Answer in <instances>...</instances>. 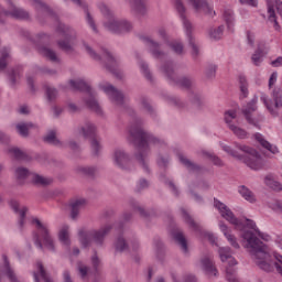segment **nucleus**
Instances as JSON below:
<instances>
[{"mask_svg":"<svg viewBox=\"0 0 282 282\" xmlns=\"http://www.w3.org/2000/svg\"><path fill=\"white\" fill-rule=\"evenodd\" d=\"M19 78H21V70L19 68L11 69L9 74L11 85H17V83H19Z\"/></svg>","mask_w":282,"mask_h":282,"instance_id":"603ef678","label":"nucleus"},{"mask_svg":"<svg viewBox=\"0 0 282 282\" xmlns=\"http://www.w3.org/2000/svg\"><path fill=\"white\" fill-rule=\"evenodd\" d=\"M141 41L144 43L145 47H148L153 58H156L158 61L166 58V52L162 51V45L160 42L153 40L151 36H141Z\"/></svg>","mask_w":282,"mask_h":282,"instance_id":"4468645a","label":"nucleus"},{"mask_svg":"<svg viewBox=\"0 0 282 282\" xmlns=\"http://www.w3.org/2000/svg\"><path fill=\"white\" fill-rule=\"evenodd\" d=\"M30 175H32V173L30 172V170H28L25 167H18L15 170V177L20 182L23 180H28V177H30Z\"/></svg>","mask_w":282,"mask_h":282,"instance_id":"49530a36","label":"nucleus"},{"mask_svg":"<svg viewBox=\"0 0 282 282\" xmlns=\"http://www.w3.org/2000/svg\"><path fill=\"white\" fill-rule=\"evenodd\" d=\"M161 72L164 76L173 83V85H177V87H182L183 89H193L195 87V79L191 76H182L177 77L175 74V66L173 62H167L161 66Z\"/></svg>","mask_w":282,"mask_h":282,"instance_id":"423d86ee","label":"nucleus"},{"mask_svg":"<svg viewBox=\"0 0 282 282\" xmlns=\"http://www.w3.org/2000/svg\"><path fill=\"white\" fill-rule=\"evenodd\" d=\"M32 182L37 186H50V184H52V178H47L39 174H33Z\"/></svg>","mask_w":282,"mask_h":282,"instance_id":"a19ab883","label":"nucleus"},{"mask_svg":"<svg viewBox=\"0 0 282 282\" xmlns=\"http://www.w3.org/2000/svg\"><path fill=\"white\" fill-rule=\"evenodd\" d=\"M31 224L35 226V228L39 230L43 241L44 246H46L47 250H51V252H54V240L52 239V236H50V229H47V225L43 224L41 219L33 218L31 220Z\"/></svg>","mask_w":282,"mask_h":282,"instance_id":"ddd939ff","label":"nucleus"},{"mask_svg":"<svg viewBox=\"0 0 282 282\" xmlns=\"http://www.w3.org/2000/svg\"><path fill=\"white\" fill-rule=\"evenodd\" d=\"M171 105H174V107H177V109H186L187 105L177 97H170Z\"/></svg>","mask_w":282,"mask_h":282,"instance_id":"680f3d73","label":"nucleus"},{"mask_svg":"<svg viewBox=\"0 0 282 282\" xmlns=\"http://www.w3.org/2000/svg\"><path fill=\"white\" fill-rule=\"evenodd\" d=\"M175 9L182 19L189 46L192 47V56L193 58H197L199 56V46H197V43H195V37H193V23H191L186 18V7H184L182 0H175Z\"/></svg>","mask_w":282,"mask_h":282,"instance_id":"0eeeda50","label":"nucleus"},{"mask_svg":"<svg viewBox=\"0 0 282 282\" xmlns=\"http://www.w3.org/2000/svg\"><path fill=\"white\" fill-rule=\"evenodd\" d=\"M85 12H86L87 23L90 25L94 32H98V28H96V22H94V18L91 17V13H89V10L86 9Z\"/></svg>","mask_w":282,"mask_h":282,"instance_id":"e2e57ef3","label":"nucleus"},{"mask_svg":"<svg viewBox=\"0 0 282 282\" xmlns=\"http://www.w3.org/2000/svg\"><path fill=\"white\" fill-rule=\"evenodd\" d=\"M224 120L236 138H239V140H246L248 132L239 127L241 124V119L237 116V110H226L224 113Z\"/></svg>","mask_w":282,"mask_h":282,"instance_id":"1a4fd4ad","label":"nucleus"},{"mask_svg":"<svg viewBox=\"0 0 282 282\" xmlns=\"http://www.w3.org/2000/svg\"><path fill=\"white\" fill-rule=\"evenodd\" d=\"M10 206H11L12 210H14V213H17V215H20L18 225H19L20 230H23V227L25 226V215H28V207H25V206L21 207V205L17 200H11Z\"/></svg>","mask_w":282,"mask_h":282,"instance_id":"aec40b11","label":"nucleus"},{"mask_svg":"<svg viewBox=\"0 0 282 282\" xmlns=\"http://www.w3.org/2000/svg\"><path fill=\"white\" fill-rule=\"evenodd\" d=\"M39 53L45 58H48V61H52V63H58L59 61L58 55H56V52L47 46L40 47Z\"/></svg>","mask_w":282,"mask_h":282,"instance_id":"2f4dec72","label":"nucleus"},{"mask_svg":"<svg viewBox=\"0 0 282 282\" xmlns=\"http://www.w3.org/2000/svg\"><path fill=\"white\" fill-rule=\"evenodd\" d=\"M188 2L195 8L196 12H204L208 17L215 14V11H213V8H210V4L206 0H188Z\"/></svg>","mask_w":282,"mask_h":282,"instance_id":"4be33fe9","label":"nucleus"},{"mask_svg":"<svg viewBox=\"0 0 282 282\" xmlns=\"http://www.w3.org/2000/svg\"><path fill=\"white\" fill-rule=\"evenodd\" d=\"M171 50H173V52L175 54L182 55L184 54V44L180 43V42H173L170 44Z\"/></svg>","mask_w":282,"mask_h":282,"instance_id":"052dcab7","label":"nucleus"},{"mask_svg":"<svg viewBox=\"0 0 282 282\" xmlns=\"http://www.w3.org/2000/svg\"><path fill=\"white\" fill-rule=\"evenodd\" d=\"M85 208V199H76L70 203V219H78L80 210Z\"/></svg>","mask_w":282,"mask_h":282,"instance_id":"c85d7f7f","label":"nucleus"},{"mask_svg":"<svg viewBox=\"0 0 282 282\" xmlns=\"http://www.w3.org/2000/svg\"><path fill=\"white\" fill-rule=\"evenodd\" d=\"M249 167L253 171H259L263 167V160L257 151H249Z\"/></svg>","mask_w":282,"mask_h":282,"instance_id":"b1692460","label":"nucleus"},{"mask_svg":"<svg viewBox=\"0 0 282 282\" xmlns=\"http://www.w3.org/2000/svg\"><path fill=\"white\" fill-rule=\"evenodd\" d=\"M172 237L176 243H178L182 252H184V254H188V242L186 241V236H184V232L176 229L172 232Z\"/></svg>","mask_w":282,"mask_h":282,"instance_id":"5701e85b","label":"nucleus"},{"mask_svg":"<svg viewBox=\"0 0 282 282\" xmlns=\"http://www.w3.org/2000/svg\"><path fill=\"white\" fill-rule=\"evenodd\" d=\"M200 263L206 274H208L209 276H217V268L215 267V263L213 262V259L210 257L202 258Z\"/></svg>","mask_w":282,"mask_h":282,"instance_id":"a878e982","label":"nucleus"},{"mask_svg":"<svg viewBox=\"0 0 282 282\" xmlns=\"http://www.w3.org/2000/svg\"><path fill=\"white\" fill-rule=\"evenodd\" d=\"M219 228L221 232L225 235L227 241H229L230 246H232V248H236L238 250L239 242H237V237L232 235V230H230V228H228V226L224 223H219Z\"/></svg>","mask_w":282,"mask_h":282,"instance_id":"393cba45","label":"nucleus"},{"mask_svg":"<svg viewBox=\"0 0 282 282\" xmlns=\"http://www.w3.org/2000/svg\"><path fill=\"white\" fill-rule=\"evenodd\" d=\"M236 150L238 153H240L241 159H237L239 160V162H242L243 164H248V145L246 144H241V143H235Z\"/></svg>","mask_w":282,"mask_h":282,"instance_id":"4c0bfd02","label":"nucleus"},{"mask_svg":"<svg viewBox=\"0 0 282 282\" xmlns=\"http://www.w3.org/2000/svg\"><path fill=\"white\" fill-rule=\"evenodd\" d=\"M69 85L70 87H73V89H76L78 91H87L88 94V98L86 99L87 107H89V109L95 111V113H97L98 116H102V108H100V104H98V101L96 100V94L91 91V87L89 86V84H87L83 79H77V80H70Z\"/></svg>","mask_w":282,"mask_h":282,"instance_id":"6e6552de","label":"nucleus"},{"mask_svg":"<svg viewBox=\"0 0 282 282\" xmlns=\"http://www.w3.org/2000/svg\"><path fill=\"white\" fill-rule=\"evenodd\" d=\"M177 158H178L181 164H183V166H186L193 173H197V172L202 171V166H199L195 162L191 161L183 153H178Z\"/></svg>","mask_w":282,"mask_h":282,"instance_id":"cd10ccee","label":"nucleus"},{"mask_svg":"<svg viewBox=\"0 0 282 282\" xmlns=\"http://www.w3.org/2000/svg\"><path fill=\"white\" fill-rule=\"evenodd\" d=\"M223 150L228 153L229 155H231L232 158H236V160H240L241 159V153L231 150V148L229 145H224Z\"/></svg>","mask_w":282,"mask_h":282,"instance_id":"0e129e2a","label":"nucleus"},{"mask_svg":"<svg viewBox=\"0 0 282 282\" xmlns=\"http://www.w3.org/2000/svg\"><path fill=\"white\" fill-rule=\"evenodd\" d=\"M130 206L134 210V213H139L140 217H142L143 219H149V212H147V209H144L142 205L138 203V200L130 199Z\"/></svg>","mask_w":282,"mask_h":282,"instance_id":"72a5a7b5","label":"nucleus"},{"mask_svg":"<svg viewBox=\"0 0 282 282\" xmlns=\"http://www.w3.org/2000/svg\"><path fill=\"white\" fill-rule=\"evenodd\" d=\"M218 254L223 262L228 261L232 257V249H230V247H220L218 249Z\"/></svg>","mask_w":282,"mask_h":282,"instance_id":"37998d69","label":"nucleus"},{"mask_svg":"<svg viewBox=\"0 0 282 282\" xmlns=\"http://www.w3.org/2000/svg\"><path fill=\"white\" fill-rule=\"evenodd\" d=\"M96 167L94 166H77L76 167V173H78L79 175H88L89 177H91L93 175H96Z\"/></svg>","mask_w":282,"mask_h":282,"instance_id":"79ce46f5","label":"nucleus"},{"mask_svg":"<svg viewBox=\"0 0 282 282\" xmlns=\"http://www.w3.org/2000/svg\"><path fill=\"white\" fill-rule=\"evenodd\" d=\"M139 105L142 111H145V113H148V116H151V118H155V116H158V113L155 112V108H153L148 97H140Z\"/></svg>","mask_w":282,"mask_h":282,"instance_id":"bb28decb","label":"nucleus"},{"mask_svg":"<svg viewBox=\"0 0 282 282\" xmlns=\"http://www.w3.org/2000/svg\"><path fill=\"white\" fill-rule=\"evenodd\" d=\"M140 68L144 74L145 78L150 80V83H153V75H151V70H149V64L140 62Z\"/></svg>","mask_w":282,"mask_h":282,"instance_id":"13d9d810","label":"nucleus"},{"mask_svg":"<svg viewBox=\"0 0 282 282\" xmlns=\"http://www.w3.org/2000/svg\"><path fill=\"white\" fill-rule=\"evenodd\" d=\"M206 76L208 78H215V74H217V66L214 64H210L206 69Z\"/></svg>","mask_w":282,"mask_h":282,"instance_id":"338daca9","label":"nucleus"},{"mask_svg":"<svg viewBox=\"0 0 282 282\" xmlns=\"http://www.w3.org/2000/svg\"><path fill=\"white\" fill-rule=\"evenodd\" d=\"M99 10L107 19L104 25L109 32H112L113 34H122V30H133V24H131V22L116 18L113 11H111L107 4H100ZM122 25H126V29H122Z\"/></svg>","mask_w":282,"mask_h":282,"instance_id":"39448f33","label":"nucleus"},{"mask_svg":"<svg viewBox=\"0 0 282 282\" xmlns=\"http://www.w3.org/2000/svg\"><path fill=\"white\" fill-rule=\"evenodd\" d=\"M224 19L226 21L228 30H230V32H235V29H234L235 18H234L232 13L230 11H225Z\"/></svg>","mask_w":282,"mask_h":282,"instance_id":"8fccbe9b","label":"nucleus"},{"mask_svg":"<svg viewBox=\"0 0 282 282\" xmlns=\"http://www.w3.org/2000/svg\"><path fill=\"white\" fill-rule=\"evenodd\" d=\"M132 10H134L137 14H147V6H144V1L142 0H134L132 4Z\"/></svg>","mask_w":282,"mask_h":282,"instance_id":"a18cd8bd","label":"nucleus"},{"mask_svg":"<svg viewBox=\"0 0 282 282\" xmlns=\"http://www.w3.org/2000/svg\"><path fill=\"white\" fill-rule=\"evenodd\" d=\"M34 127H36L34 123L32 122H28V123H18L15 126V129L18 131V133L20 135H22V138H28V135H30V129H34Z\"/></svg>","mask_w":282,"mask_h":282,"instance_id":"473e14b6","label":"nucleus"},{"mask_svg":"<svg viewBox=\"0 0 282 282\" xmlns=\"http://www.w3.org/2000/svg\"><path fill=\"white\" fill-rule=\"evenodd\" d=\"M112 160L116 166H119V169H124L126 166H129V162H131V156L126 153L124 150L116 149L112 153Z\"/></svg>","mask_w":282,"mask_h":282,"instance_id":"6ab92c4d","label":"nucleus"},{"mask_svg":"<svg viewBox=\"0 0 282 282\" xmlns=\"http://www.w3.org/2000/svg\"><path fill=\"white\" fill-rule=\"evenodd\" d=\"M46 98H47L48 102H54V100L56 98H58V90H56V88L47 86L46 87Z\"/></svg>","mask_w":282,"mask_h":282,"instance_id":"864d4df0","label":"nucleus"},{"mask_svg":"<svg viewBox=\"0 0 282 282\" xmlns=\"http://www.w3.org/2000/svg\"><path fill=\"white\" fill-rule=\"evenodd\" d=\"M144 188H149V181L142 178V180H140L139 183L137 184L135 192H137V193H142V191H144Z\"/></svg>","mask_w":282,"mask_h":282,"instance_id":"69168bd1","label":"nucleus"},{"mask_svg":"<svg viewBox=\"0 0 282 282\" xmlns=\"http://www.w3.org/2000/svg\"><path fill=\"white\" fill-rule=\"evenodd\" d=\"M214 206L217 208L223 219H226V221L230 223L231 226H235V230H239V232H241L240 237L245 240L243 248H248V218L241 220L235 217V213H232L226 204L221 203V200H218L217 198L214 199Z\"/></svg>","mask_w":282,"mask_h":282,"instance_id":"7ed1b4c3","label":"nucleus"},{"mask_svg":"<svg viewBox=\"0 0 282 282\" xmlns=\"http://www.w3.org/2000/svg\"><path fill=\"white\" fill-rule=\"evenodd\" d=\"M191 101L196 109H202V107H204V100H202V97L197 94L191 95Z\"/></svg>","mask_w":282,"mask_h":282,"instance_id":"4d7b16f0","label":"nucleus"},{"mask_svg":"<svg viewBox=\"0 0 282 282\" xmlns=\"http://www.w3.org/2000/svg\"><path fill=\"white\" fill-rule=\"evenodd\" d=\"M115 250L117 252H127L129 250V243H127V240L124 237L119 236L115 242Z\"/></svg>","mask_w":282,"mask_h":282,"instance_id":"ea45409f","label":"nucleus"},{"mask_svg":"<svg viewBox=\"0 0 282 282\" xmlns=\"http://www.w3.org/2000/svg\"><path fill=\"white\" fill-rule=\"evenodd\" d=\"M181 213L185 224H187L189 228H193L195 232H202V226H199V224L193 219V216L188 214V212H186L184 208H181Z\"/></svg>","mask_w":282,"mask_h":282,"instance_id":"c756f323","label":"nucleus"},{"mask_svg":"<svg viewBox=\"0 0 282 282\" xmlns=\"http://www.w3.org/2000/svg\"><path fill=\"white\" fill-rule=\"evenodd\" d=\"M272 239L270 235L259 231L257 224L251 219L248 220V246L253 261L264 270L270 272L272 270V256H270V249L263 241H270Z\"/></svg>","mask_w":282,"mask_h":282,"instance_id":"f03ea898","label":"nucleus"},{"mask_svg":"<svg viewBox=\"0 0 282 282\" xmlns=\"http://www.w3.org/2000/svg\"><path fill=\"white\" fill-rule=\"evenodd\" d=\"M102 58L105 59V67L110 74H113L117 78H122V72L118 69V61L116 57L107 51V48H102Z\"/></svg>","mask_w":282,"mask_h":282,"instance_id":"dca6fc26","label":"nucleus"},{"mask_svg":"<svg viewBox=\"0 0 282 282\" xmlns=\"http://www.w3.org/2000/svg\"><path fill=\"white\" fill-rule=\"evenodd\" d=\"M9 153L15 158V160H25L28 154L19 148H10Z\"/></svg>","mask_w":282,"mask_h":282,"instance_id":"09e8293b","label":"nucleus"},{"mask_svg":"<svg viewBox=\"0 0 282 282\" xmlns=\"http://www.w3.org/2000/svg\"><path fill=\"white\" fill-rule=\"evenodd\" d=\"M101 89L105 91V94H107V96H109L111 102H113V105H117V107H122L124 105V95L116 89V87H113V85L108 84L105 86H101Z\"/></svg>","mask_w":282,"mask_h":282,"instance_id":"f3484780","label":"nucleus"},{"mask_svg":"<svg viewBox=\"0 0 282 282\" xmlns=\"http://www.w3.org/2000/svg\"><path fill=\"white\" fill-rule=\"evenodd\" d=\"M206 158H208L213 164H215V166H224V161H221V159H219V156L210 153V152H203Z\"/></svg>","mask_w":282,"mask_h":282,"instance_id":"6e6d98bb","label":"nucleus"},{"mask_svg":"<svg viewBox=\"0 0 282 282\" xmlns=\"http://www.w3.org/2000/svg\"><path fill=\"white\" fill-rule=\"evenodd\" d=\"M265 1H267L268 22L272 23L274 30L279 32V30H281V26L276 21V12L278 14H282V1L281 0H265Z\"/></svg>","mask_w":282,"mask_h":282,"instance_id":"f8f14e48","label":"nucleus"},{"mask_svg":"<svg viewBox=\"0 0 282 282\" xmlns=\"http://www.w3.org/2000/svg\"><path fill=\"white\" fill-rule=\"evenodd\" d=\"M253 140H256V142L260 144L262 149H264V151H267L268 153H272V155H276V153H279V148L272 143H269L268 140L263 138V134H253Z\"/></svg>","mask_w":282,"mask_h":282,"instance_id":"412c9836","label":"nucleus"},{"mask_svg":"<svg viewBox=\"0 0 282 282\" xmlns=\"http://www.w3.org/2000/svg\"><path fill=\"white\" fill-rule=\"evenodd\" d=\"M265 54H268V51H265L263 46H260L251 57L253 65H261L263 56H265Z\"/></svg>","mask_w":282,"mask_h":282,"instance_id":"58836bf2","label":"nucleus"},{"mask_svg":"<svg viewBox=\"0 0 282 282\" xmlns=\"http://www.w3.org/2000/svg\"><path fill=\"white\" fill-rule=\"evenodd\" d=\"M84 47H85L87 54L90 56V58H93L94 61H102V56H100V54L96 53V51H94V48H91V46H89L88 44H84Z\"/></svg>","mask_w":282,"mask_h":282,"instance_id":"bf43d9fd","label":"nucleus"},{"mask_svg":"<svg viewBox=\"0 0 282 282\" xmlns=\"http://www.w3.org/2000/svg\"><path fill=\"white\" fill-rule=\"evenodd\" d=\"M273 100L268 99V96L262 95L261 101L267 107L268 111H270L271 116H279V112L276 109L282 107V89H276L273 91Z\"/></svg>","mask_w":282,"mask_h":282,"instance_id":"2eb2a0df","label":"nucleus"},{"mask_svg":"<svg viewBox=\"0 0 282 282\" xmlns=\"http://www.w3.org/2000/svg\"><path fill=\"white\" fill-rule=\"evenodd\" d=\"M44 142H47V144H53L54 147H61V140L56 138V132L51 131L44 137Z\"/></svg>","mask_w":282,"mask_h":282,"instance_id":"c03bdc74","label":"nucleus"},{"mask_svg":"<svg viewBox=\"0 0 282 282\" xmlns=\"http://www.w3.org/2000/svg\"><path fill=\"white\" fill-rule=\"evenodd\" d=\"M270 208H272V210H279L280 213H282V203L281 200H275L274 203H271Z\"/></svg>","mask_w":282,"mask_h":282,"instance_id":"774afa93","label":"nucleus"},{"mask_svg":"<svg viewBox=\"0 0 282 282\" xmlns=\"http://www.w3.org/2000/svg\"><path fill=\"white\" fill-rule=\"evenodd\" d=\"M240 100L248 98V79L245 75L239 76Z\"/></svg>","mask_w":282,"mask_h":282,"instance_id":"f704fd0d","label":"nucleus"},{"mask_svg":"<svg viewBox=\"0 0 282 282\" xmlns=\"http://www.w3.org/2000/svg\"><path fill=\"white\" fill-rule=\"evenodd\" d=\"M130 138L133 144L137 145L138 152L134 158L144 171V173H151V167L149 166V155L151 153V148L149 144H154V147H162L165 142L152 133L148 132L142 128V119H137L129 129Z\"/></svg>","mask_w":282,"mask_h":282,"instance_id":"f257e3e1","label":"nucleus"},{"mask_svg":"<svg viewBox=\"0 0 282 282\" xmlns=\"http://www.w3.org/2000/svg\"><path fill=\"white\" fill-rule=\"evenodd\" d=\"M112 228L113 226L111 225H105L99 229H79V241L84 248H89V246H91V242L101 247L105 243V237H107V235L111 232Z\"/></svg>","mask_w":282,"mask_h":282,"instance_id":"20e7f679","label":"nucleus"},{"mask_svg":"<svg viewBox=\"0 0 282 282\" xmlns=\"http://www.w3.org/2000/svg\"><path fill=\"white\" fill-rule=\"evenodd\" d=\"M59 241L64 245L69 247L72 241H69V226L68 225H64L62 227V229L59 230Z\"/></svg>","mask_w":282,"mask_h":282,"instance_id":"c9c22d12","label":"nucleus"},{"mask_svg":"<svg viewBox=\"0 0 282 282\" xmlns=\"http://www.w3.org/2000/svg\"><path fill=\"white\" fill-rule=\"evenodd\" d=\"M80 131L84 138L90 139L93 155H98L102 147L100 145V141H98V139L96 138V126L90 121H86L80 128Z\"/></svg>","mask_w":282,"mask_h":282,"instance_id":"9b49d317","label":"nucleus"},{"mask_svg":"<svg viewBox=\"0 0 282 282\" xmlns=\"http://www.w3.org/2000/svg\"><path fill=\"white\" fill-rule=\"evenodd\" d=\"M1 17H11L12 19H18L19 21H30V12L19 7H12L11 10H4L0 13V23H3Z\"/></svg>","mask_w":282,"mask_h":282,"instance_id":"a211bd4d","label":"nucleus"},{"mask_svg":"<svg viewBox=\"0 0 282 282\" xmlns=\"http://www.w3.org/2000/svg\"><path fill=\"white\" fill-rule=\"evenodd\" d=\"M1 58H0V72H3L6 67H8V63L6 62V58L10 57V50L9 48H2L1 51Z\"/></svg>","mask_w":282,"mask_h":282,"instance_id":"3c124183","label":"nucleus"},{"mask_svg":"<svg viewBox=\"0 0 282 282\" xmlns=\"http://www.w3.org/2000/svg\"><path fill=\"white\" fill-rule=\"evenodd\" d=\"M264 184L265 186H269V188H272V191H282V185L279 181H274V175L272 174L264 177Z\"/></svg>","mask_w":282,"mask_h":282,"instance_id":"e433bc0d","label":"nucleus"},{"mask_svg":"<svg viewBox=\"0 0 282 282\" xmlns=\"http://www.w3.org/2000/svg\"><path fill=\"white\" fill-rule=\"evenodd\" d=\"M77 270H78V274H79L80 279L85 280V279H87V276H89V267H87L83 263H78Z\"/></svg>","mask_w":282,"mask_h":282,"instance_id":"5fc2aeb1","label":"nucleus"},{"mask_svg":"<svg viewBox=\"0 0 282 282\" xmlns=\"http://www.w3.org/2000/svg\"><path fill=\"white\" fill-rule=\"evenodd\" d=\"M29 2L31 3V6H33L35 8V10H37V12L40 14H47V17H52V10L43 1H41V0H29Z\"/></svg>","mask_w":282,"mask_h":282,"instance_id":"7c9ffc66","label":"nucleus"},{"mask_svg":"<svg viewBox=\"0 0 282 282\" xmlns=\"http://www.w3.org/2000/svg\"><path fill=\"white\" fill-rule=\"evenodd\" d=\"M57 30L65 36V40L57 41L59 50L66 54H74V41H76V31L63 23H59Z\"/></svg>","mask_w":282,"mask_h":282,"instance_id":"9d476101","label":"nucleus"},{"mask_svg":"<svg viewBox=\"0 0 282 282\" xmlns=\"http://www.w3.org/2000/svg\"><path fill=\"white\" fill-rule=\"evenodd\" d=\"M221 36H224V25L209 30V39H213L214 41H219Z\"/></svg>","mask_w":282,"mask_h":282,"instance_id":"de8ad7c7","label":"nucleus"}]
</instances>
